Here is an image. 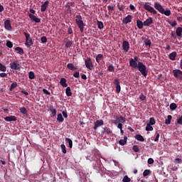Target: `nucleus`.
<instances>
[{
	"mask_svg": "<svg viewBox=\"0 0 182 182\" xmlns=\"http://www.w3.org/2000/svg\"><path fill=\"white\" fill-rule=\"evenodd\" d=\"M68 35H72V33H73V30H72L71 27H69L68 29Z\"/></svg>",
	"mask_w": 182,
	"mask_h": 182,
	"instance_id": "58",
	"label": "nucleus"
},
{
	"mask_svg": "<svg viewBox=\"0 0 182 182\" xmlns=\"http://www.w3.org/2000/svg\"><path fill=\"white\" fill-rule=\"evenodd\" d=\"M6 76H8V74H6L5 73H0V77H6Z\"/></svg>",
	"mask_w": 182,
	"mask_h": 182,
	"instance_id": "60",
	"label": "nucleus"
},
{
	"mask_svg": "<svg viewBox=\"0 0 182 182\" xmlns=\"http://www.w3.org/2000/svg\"><path fill=\"white\" fill-rule=\"evenodd\" d=\"M175 124H180L181 126L182 125V115L181 116L180 118L177 119L176 122H175Z\"/></svg>",
	"mask_w": 182,
	"mask_h": 182,
	"instance_id": "50",
	"label": "nucleus"
},
{
	"mask_svg": "<svg viewBox=\"0 0 182 182\" xmlns=\"http://www.w3.org/2000/svg\"><path fill=\"white\" fill-rule=\"evenodd\" d=\"M144 25V23L140 20L136 21V26L139 29H143V26Z\"/></svg>",
	"mask_w": 182,
	"mask_h": 182,
	"instance_id": "28",
	"label": "nucleus"
},
{
	"mask_svg": "<svg viewBox=\"0 0 182 182\" xmlns=\"http://www.w3.org/2000/svg\"><path fill=\"white\" fill-rule=\"evenodd\" d=\"M31 21H33V22H36V23H39L41 22V18H37L35 15L30 14L28 15Z\"/></svg>",
	"mask_w": 182,
	"mask_h": 182,
	"instance_id": "16",
	"label": "nucleus"
},
{
	"mask_svg": "<svg viewBox=\"0 0 182 182\" xmlns=\"http://www.w3.org/2000/svg\"><path fill=\"white\" fill-rule=\"evenodd\" d=\"M146 132H153L154 128L151 127L150 124H147L146 127Z\"/></svg>",
	"mask_w": 182,
	"mask_h": 182,
	"instance_id": "40",
	"label": "nucleus"
},
{
	"mask_svg": "<svg viewBox=\"0 0 182 182\" xmlns=\"http://www.w3.org/2000/svg\"><path fill=\"white\" fill-rule=\"evenodd\" d=\"M21 93H23V95H25V96H29V92L25 91L23 89L21 91Z\"/></svg>",
	"mask_w": 182,
	"mask_h": 182,
	"instance_id": "56",
	"label": "nucleus"
},
{
	"mask_svg": "<svg viewBox=\"0 0 182 182\" xmlns=\"http://www.w3.org/2000/svg\"><path fill=\"white\" fill-rule=\"evenodd\" d=\"M4 28L7 31H12V26L10 20H6L4 22Z\"/></svg>",
	"mask_w": 182,
	"mask_h": 182,
	"instance_id": "14",
	"label": "nucleus"
},
{
	"mask_svg": "<svg viewBox=\"0 0 182 182\" xmlns=\"http://www.w3.org/2000/svg\"><path fill=\"white\" fill-rule=\"evenodd\" d=\"M176 33L177 36H181L182 35V28L181 27H178L176 30Z\"/></svg>",
	"mask_w": 182,
	"mask_h": 182,
	"instance_id": "35",
	"label": "nucleus"
},
{
	"mask_svg": "<svg viewBox=\"0 0 182 182\" xmlns=\"http://www.w3.org/2000/svg\"><path fill=\"white\" fill-rule=\"evenodd\" d=\"M65 141L68 144L70 149H72V147H73V141H72V139H70V138H65Z\"/></svg>",
	"mask_w": 182,
	"mask_h": 182,
	"instance_id": "30",
	"label": "nucleus"
},
{
	"mask_svg": "<svg viewBox=\"0 0 182 182\" xmlns=\"http://www.w3.org/2000/svg\"><path fill=\"white\" fill-rule=\"evenodd\" d=\"M63 117H65V119H68V112L63 111Z\"/></svg>",
	"mask_w": 182,
	"mask_h": 182,
	"instance_id": "64",
	"label": "nucleus"
},
{
	"mask_svg": "<svg viewBox=\"0 0 182 182\" xmlns=\"http://www.w3.org/2000/svg\"><path fill=\"white\" fill-rule=\"evenodd\" d=\"M171 110H176L177 109V104L171 103L169 106Z\"/></svg>",
	"mask_w": 182,
	"mask_h": 182,
	"instance_id": "42",
	"label": "nucleus"
},
{
	"mask_svg": "<svg viewBox=\"0 0 182 182\" xmlns=\"http://www.w3.org/2000/svg\"><path fill=\"white\" fill-rule=\"evenodd\" d=\"M102 133H104L105 134H112V133H113V131H112V129L110 128L105 127L104 128Z\"/></svg>",
	"mask_w": 182,
	"mask_h": 182,
	"instance_id": "24",
	"label": "nucleus"
},
{
	"mask_svg": "<svg viewBox=\"0 0 182 182\" xmlns=\"http://www.w3.org/2000/svg\"><path fill=\"white\" fill-rule=\"evenodd\" d=\"M85 66L87 69H89V70H92L93 69V61H92V58H87L85 60Z\"/></svg>",
	"mask_w": 182,
	"mask_h": 182,
	"instance_id": "6",
	"label": "nucleus"
},
{
	"mask_svg": "<svg viewBox=\"0 0 182 182\" xmlns=\"http://www.w3.org/2000/svg\"><path fill=\"white\" fill-rule=\"evenodd\" d=\"M10 68L13 70H19L21 69V65L19 64V61L16 60L10 63Z\"/></svg>",
	"mask_w": 182,
	"mask_h": 182,
	"instance_id": "7",
	"label": "nucleus"
},
{
	"mask_svg": "<svg viewBox=\"0 0 182 182\" xmlns=\"http://www.w3.org/2000/svg\"><path fill=\"white\" fill-rule=\"evenodd\" d=\"M57 121H58L59 123H63V122H65V118H63V116H62V114H58Z\"/></svg>",
	"mask_w": 182,
	"mask_h": 182,
	"instance_id": "29",
	"label": "nucleus"
},
{
	"mask_svg": "<svg viewBox=\"0 0 182 182\" xmlns=\"http://www.w3.org/2000/svg\"><path fill=\"white\" fill-rule=\"evenodd\" d=\"M23 35L26 36V46H27V48H31V46L33 45V41L32 40V38H31V34L24 32Z\"/></svg>",
	"mask_w": 182,
	"mask_h": 182,
	"instance_id": "3",
	"label": "nucleus"
},
{
	"mask_svg": "<svg viewBox=\"0 0 182 182\" xmlns=\"http://www.w3.org/2000/svg\"><path fill=\"white\" fill-rule=\"evenodd\" d=\"M129 66L133 68L134 69H137L139 67V63L137 61L133 60V58L129 59Z\"/></svg>",
	"mask_w": 182,
	"mask_h": 182,
	"instance_id": "11",
	"label": "nucleus"
},
{
	"mask_svg": "<svg viewBox=\"0 0 182 182\" xmlns=\"http://www.w3.org/2000/svg\"><path fill=\"white\" fill-rule=\"evenodd\" d=\"M64 43H65V48H70L72 46V45H73L72 41H70L68 38L64 39Z\"/></svg>",
	"mask_w": 182,
	"mask_h": 182,
	"instance_id": "23",
	"label": "nucleus"
},
{
	"mask_svg": "<svg viewBox=\"0 0 182 182\" xmlns=\"http://www.w3.org/2000/svg\"><path fill=\"white\" fill-rule=\"evenodd\" d=\"M0 72H6V66L0 63Z\"/></svg>",
	"mask_w": 182,
	"mask_h": 182,
	"instance_id": "41",
	"label": "nucleus"
},
{
	"mask_svg": "<svg viewBox=\"0 0 182 182\" xmlns=\"http://www.w3.org/2000/svg\"><path fill=\"white\" fill-rule=\"evenodd\" d=\"M28 77L31 80L35 79V73H33V71H30L28 73Z\"/></svg>",
	"mask_w": 182,
	"mask_h": 182,
	"instance_id": "45",
	"label": "nucleus"
},
{
	"mask_svg": "<svg viewBox=\"0 0 182 182\" xmlns=\"http://www.w3.org/2000/svg\"><path fill=\"white\" fill-rule=\"evenodd\" d=\"M154 163V160L152 158H149L148 159V164H153Z\"/></svg>",
	"mask_w": 182,
	"mask_h": 182,
	"instance_id": "59",
	"label": "nucleus"
},
{
	"mask_svg": "<svg viewBox=\"0 0 182 182\" xmlns=\"http://www.w3.org/2000/svg\"><path fill=\"white\" fill-rule=\"evenodd\" d=\"M49 111L51 112L50 114V117H55V116H56V109H55L53 106H50Z\"/></svg>",
	"mask_w": 182,
	"mask_h": 182,
	"instance_id": "19",
	"label": "nucleus"
},
{
	"mask_svg": "<svg viewBox=\"0 0 182 182\" xmlns=\"http://www.w3.org/2000/svg\"><path fill=\"white\" fill-rule=\"evenodd\" d=\"M172 73L176 79L182 80V71L179 69L173 70Z\"/></svg>",
	"mask_w": 182,
	"mask_h": 182,
	"instance_id": "5",
	"label": "nucleus"
},
{
	"mask_svg": "<svg viewBox=\"0 0 182 182\" xmlns=\"http://www.w3.org/2000/svg\"><path fill=\"white\" fill-rule=\"evenodd\" d=\"M60 147H61L62 152L63 153V154H66V153H67L66 146H65V144H61Z\"/></svg>",
	"mask_w": 182,
	"mask_h": 182,
	"instance_id": "49",
	"label": "nucleus"
},
{
	"mask_svg": "<svg viewBox=\"0 0 182 182\" xmlns=\"http://www.w3.org/2000/svg\"><path fill=\"white\" fill-rule=\"evenodd\" d=\"M153 23V18L149 17L145 21H144V26H150Z\"/></svg>",
	"mask_w": 182,
	"mask_h": 182,
	"instance_id": "18",
	"label": "nucleus"
},
{
	"mask_svg": "<svg viewBox=\"0 0 182 182\" xmlns=\"http://www.w3.org/2000/svg\"><path fill=\"white\" fill-rule=\"evenodd\" d=\"M67 68L68 69H70V70H77V68H76L73 63H68L67 65Z\"/></svg>",
	"mask_w": 182,
	"mask_h": 182,
	"instance_id": "27",
	"label": "nucleus"
},
{
	"mask_svg": "<svg viewBox=\"0 0 182 182\" xmlns=\"http://www.w3.org/2000/svg\"><path fill=\"white\" fill-rule=\"evenodd\" d=\"M125 122H126V118L120 116V117H117V119L113 122V123H114V124H117L118 122L124 123Z\"/></svg>",
	"mask_w": 182,
	"mask_h": 182,
	"instance_id": "15",
	"label": "nucleus"
},
{
	"mask_svg": "<svg viewBox=\"0 0 182 182\" xmlns=\"http://www.w3.org/2000/svg\"><path fill=\"white\" fill-rule=\"evenodd\" d=\"M19 110L20 113H21L22 114H28V110L25 107H20Z\"/></svg>",
	"mask_w": 182,
	"mask_h": 182,
	"instance_id": "34",
	"label": "nucleus"
},
{
	"mask_svg": "<svg viewBox=\"0 0 182 182\" xmlns=\"http://www.w3.org/2000/svg\"><path fill=\"white\" fill-rule=\"evenodd\" d=\"M5 122H16V117L11 115L9 117H4Z\"/></svg>",
	"mask_w": 182,
	"mask_h": 182,
	"instance_id": "17",
	"label": "nucleus"
},
{
	"mask_svg": "<svg viewBox=\"0 0 182 182\" xmlns=\"http://www.w3.org/2000/svg\"><path fill=\"white\" fill-rule=\"evenodd\" d=\"M143 6L145 11H148V12H150L154 15H157V11H156V9H154L151 6L149 5L147 3L144 4Z\"/></svg>",
	"mask_w": 182,
	"mask_h": 182,
	"instance_id": "4",
	"label": "nucleus"
},
{
	"mask_svg": "<svg viewBox=\"0 0 182 182\" xmlns=\"http://www.w3.org/2000/svg\"><path fill=\"white\" fill-rule=\"evenodd\" d=\"M137 70H139L140 73L144 75V77L147 76V73H149V70H147V67L143 63V62L138 61V67L136 68Z\"/></svg>",
	"mask_w": 182,
	"mask_h": 182,
	"instance_id": "2",
	"label": "nucleus"
},
{
	"mask_svg": "<svg viewBox=\"0 0 182 182\" xmlns=\"http://www.w3.org/2000/svg\"><path fill=\"white\" fill-rule=\"evenodd\" d=\"M6 46H7V48H9L11 49V48L14 47V43H12V42L10 41H7Z\"/></svg>",
	"mask_w": 182,
	"mask_h": 182,
	"instance_id": "47",
	"label": "nucleus"
},
{
	"mask_svg": "<svg viewBox=\"0 0 182 182\" xmlns=\"http://www.w3.org/2000/svg\"><path fill=\"white\" fill-rule=\"evenodd\" d=\"M97 25L99 29H103V28H105V26L103 25V22L102 21H97Z\"/></svg>",
	"mask_w": 182,
	"mask_h": 182,
	"instance_id": "46",
	"label": "nucleus"
},
{
	"mask_svg": "<svg viewBox=\"0 0 182 182\" xmlns=\"http://www.w3.org/2000/svg\"><path fill=\"white\" fill-rule=\"evenodd\" d=\"M107 70L109 72H114V67L113 66V65H109Z\"/></svg>",
	"mask_w": 182,
	"mask_h": 182,
	"instance_id": "51",
	"label": "nucleus"
},
{
	"mask_svg": "<svg viewBox=\"0 0 182 182\" xmlns=\"http://www.w3.org/2000/svg\"><path fill=\"white\" fill-rule=\"evenodd\" d=\"M49 5V1H46L44 4L41 5V12H45L48 9V6Z\"/></svg>",
	"mask_w": 182,
	"mask_h": 182,
	"instance_id": "21",
	"label": "nucleus"
},
{
	"mask_svg": "<svg viewBox=\"0 0 182 182\" xmlns=\"http://www.w3.org/2000/svg\"><path fill=\"white\" fill-rule=\"evenodd\" d=\"M135 139L139 141H144V138L141 134H136Z\"/></svg>",
	"mask_w": 182,
	"mask_h": 182,
	"instance_id": "36",
	"label": "nucleus"
},
{
	"mask_svg": "<svg viewBox=\"0 0 182 182\" xmlns=\"http://www.w3.org/2000/svg\"><path fill=\"white\" fill-rule=\"evenodd\" d=\"M156 134V137L154 139V141H159V139H160V133H159L158 132H156L155 133Z\"/></svg>",
	"mask_w": 182,
	"mask_h": 182,
	"instance_id": "52",
	"label": "nucleus"
},
{
	"mask_svg": "<svg viewBox=\"0 0 182 182\" xmlns=\"http://www.w3.org/2000/svg\"><path fill=\"white\" fill-rule=\"evenodd\" d=\"M139 100H142L143 102H144V100H146V95H144L143 93H141L139 95Z\"/></svg>",
	"mask_w": 182,
	"mask_h": 182,
	"instance_id": "54",
	"label": "nucleus"
},
{
	"mask_svg": "<svg viewBox=\"0 0 182 182\" xmlns=\"http://www.w3.org/2000/svg\"><path fill=\"white\" fill-rule=\"evenodd\" d=\"M151 173V171H150V169H146L143 172V176L144 177H147V176H150Z\"/></svg>",
	"mask_w": 182,
	"mask_h": 182,
	"instance_id": "38",
	"label": "nucleus"
},
{
	"mask_svg": "<svg viewBox=\"0 0 182 182\" xmlns=\"http://www.w3.org/2000/svg\"><path fill=\"white\" fill-rule=\"evenodd\" d=\"M119 144L120 146H124V144H127V137L126 136H124V139H120L119 141Z\"/></svg>",
	"mask_w": 182,
	"mask_h": 182,
	"instance_id": "25",
	"label": "nucleus"
},
{
	"mask_svg": "<svg viewBox=\"0 0 182 182\" xmlns=\"http://www.w3.org/2000/svg\"><path fill=\"white\" fill-rule=\"evenodd\" d=\"M75 23L78 26L81 33H83L85 31V23H83V19L82 18V16L76 15L75 16Z\"/></svg>",
	"mask_w": 182,
	"mask_h": 182,
	"instance_id": "1",
	"label": "nucleus"
},
{
	"mask_svg": "<svg viewBox=\"0 0 182 182\" xmlns=\"http://www.w3.org/2000/svg\"><path fill=\"white\" fill-rule=\"evenodd\" d=\"M175 161H176L179 164H181V163H182L181 159H180V158L175 159Z\"/></svg>",
	"mask_w": 182,
	"mask_h": 182,
	"instance_id": "61",
	"label": "nucleus"
},
{
	"mask_svg": "<svg viewBox=\"0 0 182 182\" xmlns=\"http://www.w3.org/2000/svg\"><path fill=\"white\" fill-rule=\"evenodd\" d=\"M161 14L166 15V16H170V15H171V11L168 9H166V10H164V9L163 12Z\"/></svg>",
	"mask_w": 182,
	"mask_h": 182,
	"instance_id": "31",
	"label": "nucleus"
},
{
	"mask_svg": "<svg viewBox=\"0 0 182 182\" xmlns=\"http://www.w3.org/2000/svg\"><path fill=\"white\" fill-rule=\"evenodd\" d=\"M60 84L63 87H68V84L66 83V78H61L60 80Z\"/></svg>",
	"mask_w": 182,
	"mask_h": 182,
	"instance_id": "26",
	"label": "nucleus"
},
{
	"mask_svg": "<svg viewBox=\"0 0 182 182\" xmlns=\"http://www.w3.org/2000/svg\"><path fill=\"white\" fill-rule=\"evenodd\" d=\"M148 124H151V126L156 124V119H154V117H151L149 119V122L148 123Z\"/></svg>",
	"mask_w": 182,
	"mask_h": 182,
	"instance_id": "43",
	"label": "nucleus"
},
{
	"mask_svg": "<svg viewBox=\"0 0 182 182\" xmlns=\"http://www.w3.org/2000/svg\"><path fill=\"white\" fill-rule=\"evenodd\" d=\"M168 58L170 60H176V58H177V52L173 51L168 55Z\"/></svg>",
	"mask_w": 182,
	"mask_h": 182,
	"instance_id": "20",
	"label": "nucleus"
},
{
	"mask_svg": "<svg viewBox=\"0 0 182 182\" xmlns=\"http://www.w3.org/2000/svg\"><path fill=\"white\" fill-rule=\"evenodd\" d=\"M103 124H105V122H103L102 119L97 120L96 122H94V130H97V128L103 126Z\"/></svg>",
	"mask_w": 182,
	"mask_h": 182,
	"instance_id": "9",
	"label": "nucleus"
},
{
	"mask_svg": "<svg viewBox=\"0 0 182 182\" xmlns=\"http://www.w3.org/2000/svg\"><path fill=\"white\" fill-rule=\"evenodd\" d=\"M114 85L116 86L117 93H120L122 88L120 87V80L119 78H115L114 80Z\"/></svg>",
	"mask_w": 182,
	"mask_h": 182,
	"instance_id": "8",
	"label": "nucleus"
},
{
	"mask_svg": "<svg viewBox=\"0 0 182 182\" xmlns=\"http://www.w3.org/2000/svg\"><path fill=\"white\" fill-rule=\"evenodd\" d=\"M118 129H119L120 130L123 129V124L122 123H119L117 125Z\"/></svg>",
	"mask_w": 182,
	"mask_h": 182,
	"instance_id": "62",
	"label": "nucleus"
},
{
	"mask_svg": "<svg viewBox=\"0 0 182 182\" xmlns=\"http://www.w3.org/2000/svg\"><path fill=\"white\" fill-rule=\"evenodd\" d=\"M171 119H173V117L171 115H168L167 119L165 121V124H170V123H171Z\"/></svg>",
	"mask_w": 182,
	"mask_h": 182,
	"instance_id": "37",
	"label": "nucleus"
},
{
	"mask_svg": "<svg viewBox=\"0 0 182 182\" xmlns=\"http://www.w3.org/2000/svg\"><path fill=\"white\" fill-rule=\"evenodd\" d=\"M16 86H18V83H16V82H13L9 87L10 92H12V90H14Z\"/></svg>",
	"mask_w": 182,
	"mask_h": 182,
	"instance_id": "39",
	"label": "nucleus"
},
{
	"mask_svg": "<svg viewBox=\"0 0 182 182\" xmlns=\"http://www.w3.org/2000/svg\"><path fill=\"white\" fill-rule=\"evenodd\" d=\"M132 149L134 150V151H135V153H139V151H140V149L137 145H134Z\"/></svg>",
	"mask_w": 182,
	"mask_h": 182,
	"instance_id": "48",
	"label": "nucleus"
},
{
	"mask_svg": "<svg viewBox=\"0 0 182 182\" xmlns=\"http://www.w3.org/2000/svg\"><path fill=\"white\" fill-rule=\"evenodd\" d=\"M145 45L146 46H150V45H151V41H150V40L145 41Z\"/></svg>",
	"mask_w": 182,
	"mask_h": 182,
	"instance_id": "57",
	"label": "nucleus"
},
{
	"mask_svg": "<svg viewBox=\"0 0 182 182\" xmlns=\"http://www.w3.org/2000/svg\"><path fill=\"white\" fill-rule=\"evenodd\" d=\"M41 41L42 43H46V42H48V38H46V36H43L41 38Z\"/></svg>",
	"mask_w": 182,
	"mask_h": 182,
	"instance_id": "53",
	"label": "nucleus"
},
{
	"mask_svg": "<svg viewBox=\"0 0 182 182\" xmlns=\"http://www.w3.org/2000/svg\"><path fill=\"white\" fill-rule=\"evenodd\" d=\"M122 181L123 182H130V181H132V179L130 178H129V176L127 175H126L124 176Z\"/></svg>",
	"mask_w": 182,
	"mask_h": 182,
	"instance_id": "44",
	"label": "nucleus"
},
{
	"mask_svg": "<svg viewBox=\"0 0 182 182\" xmlns=\"http://www.w3.org/2000/svg\"><path fill=\"white\" fill-rule=\"evenodd\" d=\"M154 6L155 9H156V11H159V12H160V14H161L164 9V8H163V6H161V4L159 2H155L154 4Z\"/></svg>",
	"mask_w": 182,
	"mask_h": 182,
	"instance_id": "10",
	"label": "nucleus"
},
{
	"mask_svg": "<svg viewBox=\"0 0 182 182\" xmlns=\"http://www.w3.org/2000/svg\"><path fill=\"white\" fill-rule=\"evenodd\" d=\"M103 59H105L103 54H98L95 58L97 63H100V61L103 60Z\"/></svg>",
	"mask_w": 182,
	"mask_h": 182,
	"instance_id": "22",
	"label": "nucleus"
},
{
	"mask_svg": "<svg viewBox=\"0 0 182 182\" xmlns=\"http://www.w3.org/2000/svg\"><path fill=\"white\" fill-rule=\"evenodd\" d=\"M14 50H16V52H17V53H18L19 55H23L24 53L23 49H22V48L21 47L16 48Z\"/></svg>",
	"mask_w": 182,
	"mask_h": 182,
	"instance_id": "32",
	"label": "nucleus"
},
{
	"mask_svg": "<svg viewBox=\"0 0 182 182\" xmlns=\"http://www.w3.org/2000/svg\"><path fill=\"white\" fill-rule=\"evenodd\" d=\"M43 93H44V95H47L48 96H50V92L46 89H43Z\"/></svg>",
	"mask_w": 182,
	"mask_h": 182,
	"instance_id": "55",
	"label": "nucleus"
},
{
	"mask_svg": "<svg viewBox=\"0 0 182 182\" xmlns=\"http://www.w3.org/2000/svg\"><path fill=\"white\" fill-rule=\"evenodd\" d=\"M65 94L66 95L70 97L72 96V90L70 89V87H68L65 90Z\"/></svg>",
	"mask_w": 182,
	"mask_h": 182,
	"instance_id": "33",
	"label": "nucleus"
},
{
	"mask_svg": "<svg viewBox=\"0 0 182 182\" xmlns=\"http://www.w3.org/2000/svg\"><path fill=\"white\" fill-rule=\"evenodd\" d=\"M122 49L124 50V52H129V49H130V44L129 43V41H124L122 43Z\"/></svg>",
	"mask_w": 182,
	"mask_h": 182,
	"instance_id": "12",
	"label": "nucleus"
},
{
	"mask_svg": "<svg viewBox=\"0 0 182 182\" xmlns=\"http://www.w3.org/2000/svg\"><path fill=\"white\" fill-rule=\"evenodd\" d=\"M132 19H133V16L132 15H128L127 17L123 18L122 23H124V25H127V23H130V22H132Z\"/></svg>",
	"mask_w": 182,
	"mask_h": 182,
	"instance_id": "13",
	"label": "nucleus"
},
{
	"mask_svg": "<svg viewBox=\"0 0 182 182\" xmlns=\"http://www.w3.org/2000/svg\"><path fill=\"white\" fill-rule=\"evenodd\" d=\"M73 76L74 77H80V74H79V72H75L74 74H73Z\"/></svg>",
	"mask_w": 182,
	"mask_h": 182,
	"instance_id": "63",
	"label": "nucleus"
}]
</instances>
